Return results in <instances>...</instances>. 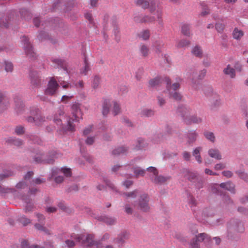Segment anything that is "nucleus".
Here are the masks:
<instances>
[{"mask_svg": "<svg viewBox=\"0 0 248 248\" xmlns=\"http://www.w3.org/2000/svg\"><path fill=\"white\" fill-rule=\"evenodd\" d=\"M136 4L144 9L148 8L150 13L156 16V21L158 25L161 26L163 25L162 9L156 1L155 0H137Z\"/></svg>", "mask_w": 248, "mask_h": 248, "instance_id": "f257e3e1", "label": "nucleus"}, {"mask_svg": "<svg viewBox=\"0 0 248 248\" xmlns=\"http://www.w3.org/2000/svg\"><path fill=\"white\" fill-rule=\"evenodd\" d=\"M71 237L73 239H76L79 243H81L84 246H91L95 244L97 248H101L99 244L94 241L93 235L92 234H88L85 236L82 234H72Z\"/></svg>", "mask_w": 248, "mask_h": 248, "instance_id": "f03ea898", "label": "nucleus"}, {"mask_svg": "<svg viewBox=\"0 0 248 248\" xmlns=\"http://www.w3.org/2000/svg\"><path fill=\"white\" fill-rule=\"evenodd\" d=\"M59 85L54 77H51L48 82L45 93L46 95L53 96L56 94Z\"/></svg>", "mask_w": 248, "mask_h": 248, "instance_id": "7ed1b4c3", "label": "nucleus"}, {"mask_svg": "<svg viewBox=\"0 0 248 248\" xmlns=\"http://www.w3.org/2000/svg\"><path fill=\"white\" fill-rule=\"evenodd\" d=\"M147 170L153 173L150 177L152 181L155 184H162L170 179L169 177H166L161 175L158 176V171L155 167H150L147 169Z\"/></svg>", "mask_w": 248, "mask_h": 248, "instance_id": "20e7f679", "label": "nucleus"}, {"mask_svg": "<svg viewBox=\"0 0 248 248\" xmlns=\"http://www.w3.org/2000/svg\"><path fill=\"white\" fill-rule=\"evenodd\" d=\"M22 42L24 43V48L26 55L31 59L36 58V54L34 52L32 46L29 42V39L26 36H23Z\"/></svg>", "mask_w": 248, "mask_h": 248, "instance_id": "39448f33", "label": "nucleus"}, {"mask_svg": "<svg viewBox=\"0 0 248 248\" xmlns=\"http://www.w3.org/2000/svg\"><path fill=\"white\" fill-rule=\"evenodd\" d=\"M212 106L217 107L220 104V99L217 94L214 93L212 89H210L209 92L205 93Z\"/></svg>", "mask_w": 248, "mask_h": 248, "instance_id": "423d86ee", "label": "nucleus"}, {"mask_svg": "<svg viewBox=\"0 0 248 248\" xmlns=\"http://www.w3.org/2000/svg\"><path fill=\"white\" fill-rule=\"evenodd\" d=\"M148 202L149 197L147 194H144L141 195L139 202V208L141 210L144 212H147L149 210Z\"/></svg>", "mask_w": 248, "mask_h": 248, "instance_id": "0eeeda50", "label": "nucleus"}, {"mask_svg": "<svg viewBox=\"0 0 248 248\" xmlns=\"http://www.w3.org/2000/svg\"><path fill=\"white\" fill-rule=\"evenodd\" d=\"M31 84L34 87L38 88L41 86L43 80L40 74L36 72H32L30 74Z\"/></svg>", "mask_w": 248, "mask_h": 248, "instance_id": "6e6552de", "label": "nucleus"}, {"mask_svg": "<svg viewBox=\"0 0 248 248\" xmlns=\"http://www.w3.org/2000/svg\"><path fill=\"white\" fill-rule=\"evenodd\" d=\"M192 232L195 236L192 239L190 242L191 248H200L201 240L202 239V233H198L197 229L192 230Z\"/></svg>", "mask_w": 248, "mask_h": 248, "instance_id": "1a4fd4ad", "label": "nucleus"}, {"mask_svg": "<svg viewBox=\"0 0 248 248\" xmlns=\"http://www.w3.org/2000/svg\"><path fill=\"white\" fill-rule=\"evenodd\" d=\"M157 18L155 16H143L138 15L134 17V20L137 23H153L156 20Z\"/></svg>", "mask_w": 248, "mask_h": 248, "instance_id": "9d476101", "label": "nucleus"}, {"mask_svg": "<svg viewBox=\"0 0 248 248\" xmlns=\"http://www.w3.org/2000/svg\"><path fill=\"white\" fill-rule=\"evenodd\" d=\"M71 111L73 116L74 117V121H78V119L82 117V112L79 103H75L73 104L71 107Z\"/></svg>", "mask_w": 248, "mask_h": 248, "instance_id": "9b49d317", "label": "nucleus"}, {"mask_svg": "<svg viewBox=\"0 0 248 248\" xmlns=\"http://www.w3.org/2000/svg\"><path fill=\"white\" fill-rule=\"evenodd\" d=\"M65 118L63 107H60L54 116L53 121L58 125L62 124V120Z\"/></svg>", "mask_w": 248, "mask_h": 248, "instance_id": "f8f14e48", "label": "nucleus"}, {"mask_svg": "<svg viewBox=\"0 0 248 248\" xmlns=\"http://www.w3.org/2000/svg\"><path fill=\"white\" fill-rule=\"evenodd\" d=\"M9 106L8 99L3 93H0V112H2L6 109Z\"/></svg>", "mask_w": 248, "mask_h": 248, "instance_id": "ddd939ff", "label": "nucleus"}, {"mask_svg": "<svg viewBox=\"0 0 248 248\" xmlns=\"http://www.w3.org/2000/svg\"><path fill=\"white\" fill-rule=\"evenodd\" d=\"M129 237V234L127 232H123L120 234L117 238L114 240V242L118 244L119 246H122L125 241Z\"/></svg>", "mask_w": 248, "mask_h": 248, "instance_id": "4468645a", "label": "nucleus"}, {"mask_svg": "<svg viewBox=\"0 0 248 248\" xmlns=\"http://www.w3.org/2000/svg\"><path fill=\"white\" fill-rule=\"evenodd\" d=\"M21 247L23 248H55L54 246L50 244H46L44 247H40L37 245H32L31 246H29L28 244V242L27 240H23L21 242Z\"/></svg>", "mask_w": 248, "mask_h": 248, "instance_id": "2eb2a0df", "label": "nucleus"}, {"mask_svg": "<svg viewBox=\"0 0 248 248\" xmlns=\"http://www.w3.org/2000/svg\"><path fill=\"white\" fill-rule=\"evenodd\" d=\"M165 81L167 84V90L169 92V90H171V91L176 92V90L179 89L180 85L178 83H175L172 84V86L170 85V80L169 78L166 77L165 78Z\"/></svg>", "mask_w": 248, "mask_h": 248, "instance_id": "dca6fc26", "label": "nucleus"}, {"mask_svg": "<svg viewBox=\"0 0 248 248\" xmlns=\"http://www.w3.org/2000/svg\"><path fill=\"white\" fill-rule=\"evenodd\" d=\"M6 141L10 144H12L17 147H20L23 144V141L19 139L10 137L7 139Z\"/></svg>", "mask_w": 248, "mask_h": 248, "instance_id": "f3484780", "label": "nucleus"}, {"mask_svg": "<svg viewBox=\"0 0 248 248\" xmlns=\"http://www.w3.org/2000/svg\"><path fill=\"white\" fill-rule=\"evenodd\" d=\"M208 154L210 157L214 158L217 160H220L222 158L221 155L218 150L217 149H211L208 151Z\"/></svg>", "mask_w": 248, "mask_h": 248, "instance_id": "a211bd4d", "label": "nucleus"}, {"mask_svg": "<svg viewBox=\"0 0 248 248\" xmlns=\"http://www.w3.org/2000/svg\"><path fill=\"white\" fill-rule=\"evenodd\" d=\"M219 186L220 187L230 191L232 193H234L235 192L234 185L230 182L222 183L220 184Z\"/></svg>", "mask_w": 248, "mask_h": 248, "instance_id": "6ab92c4d", "label": "nucleus"}, {"mask_svg": "<svg viewBox=\"0 0 248 248\" xmlns=\"http://www.w3.org/2000/svg\"><path fill=\"white\" fill-rule=\"evenodd\" d=\"M98 220L104 221L108 225H113L116 223L115 219L105 216L98 217Z\"/></svg>", "mask_w": 248, "mask_h": 248, "instance_id": "aec40b11", "label": "nucleus"}, {"mask_svg": "<svg viewBox=\"0 0 248 248\" xmlns=\"http://www.w3.org/2000/svg\"><path fill=\"white\" fill-rule=\"evenodd\" d=\"M244 34V32L238 29L237 28H234L232 32V36L234 39L239 40L243 36Z\"/></svg>", "mask_w": 248, "mask_h": 248, "instance_id": "412c9836", "label": "nucleus"}, {"mask_svg": "<svg viewBox=\"0 0 248 248\" xmlns=\"http://www.w3.org/2000/svg\"><path fill=\"white\" fill-rule=\"evenodd\" d=\"M223 72L224 74L229 75L231 78H234L235 77V70L230 65H227V67L223 70Z\"/></svg>", "mask_w": 248, "mask_h": 248, "instance_id": "4be33fe9", "label": "nucleus"}, {"mask_svg": "<svg viewBox=\"0 0 248 248\" xmlns=\"http://www.w3.org/2000/svg\"><path fill=\"white\" fill-rule=\"evenodd\" d=\"M138 37L143 40H148L150 36V32L148 30H145L140 32L138 34Z\"/></svg>", "mask_w": 248, "mask_h": 248, "instance_id": "5701e85b", "label": "nucleus"}, {"mask_svg": "<svg viewBox=\"0 0 248 248\" xmlns=\"http://www.w3.org/2000/svg\"><path fill=\"white\" fill-rule=\"evenodd\" d=\"M161 78L159 77H157L153 79H150L149 81V84L150 87H154L159 85L161 84Z\"/></svg>", "mask_w": 248, "mask_h": 248, "instance_id": "b1692460", "label": "nucleus"}, {"mask_svg": "<svg viewBox=\"0 0 248 248\" xmlns=\"http://www.w3.org/2000/svg\"><path fill=\"white\" fill-rule=\"evenodd\" d=\"M110 105V102L109 100H106L104 101L102 109V113L103 115L106 116L108 113Z\"/></svg>", "mask_w": 248, "mask_h": 248, "instance_id": "393cba45", "label": "nucleus"}, {"mask_svg": "<svg viewBox=\"0 0 248 248\" xmlns=\"http://www.w3.org/2000/svg\"><path fill=\"white\" fill-rule=\"evenodd\" d=\"M84 65L83 67L80 70V74L83 75H86L88 71H90V65L88 62L87 59L85 58L84 61Z\"/></svg>", "mask_w": 248, "mask_h": 248, "instance_id": "a878e982", "label": "nucleus"}, {"mask_svg": "<svg viewBox=\"0 0 248 248\" xmlns=\"http://www.w3.org/2000/svg\"><path fill=\"white\" fill-rule=\"evenodd\" d=\"M140 115L141 117H151L154 115V111L151 109L145 108L141 111Z\"/></svg>", "mask_w": 248, "mask_h": 248, "instance_id": "bb28decb", "label": "nucleus"}, {"mask_svg": "<svg viewBox=\"0 0 248 248\" xmlns=\"http://www.w3.org/2000/svg\"><path fill=\"white\" fill-rule=\"evenodd\" d=\"M52 62L55 63L56 64H57L59 66H60L62 68L64 69V70L66 71L67 72V70L66 67V64L64 61L61 59H53L52 60Z\"/></svg>", "mask_w": 248, "mask_h": 248, "instance_id": "cd10ccee", "label": "nucleus"}, {"mask_svg": "<svg viewBox=\"0 0 248 248\" xmlns=\"http://www.w3.org/2000/svg\"><path fill=\"white\" fill-rule=\"evenodd\" d=\"M127 150V148L122 146V147H119L116 149H115L112 151V154L114 155H119L121 154H124L125 153Z\"/></svg>", "mask_w": 248, "mask_h": 248, "instance_id": "c85d7f7f", "label": "nucleus"}, {"mask_svg": "<svg viewBox=\"0 0 248 248\" xmlns=\"http://www.w3.org/2000/svg\"><path fill=\"white\" fill-rule=\"evenodd\" d=\"M204 135L208 140L211 141L212 142H214L215 141V136L213 132L205 131L204 132Z\"/></svg>", "mask_w": 248, "mask_h": 248, "instance_id": "c756f323", "label": "nucleus"}, {"mask_svg": "<svg viewBox=\"0 0 248 248\" xmlns=\"http://www.w3.org/2000/svg\"><path fill=\"white\" fill-rule=\"evenodd\" d=\"M140 52L143 57H147L149 52L148 47L145 45H141L140 46Z\"/></svg>", "mask_w": 248, "mask_h": 248, "instance_id": "7c9ffc66", "label": "nucleus"}, {"mask_svg": "<svg viewBox=\"0 0 248 248\" xmlns=\"http://www.w3.org/2000/svg\"><path fill=\"white\" fill-rule=\"evenodd\" d=\"M181 32L184 35L189 36L190 35V32L189 26L186 24L183 25L181 28Z\"/></svg>", "mask_w": 248, "mask_h": 248, "instance_id": "2f4dec72", "label": "nucleus"}, {"mask_svg": "<svg viewBox=\"0 0 248 248\" xmlns=\"http://www.w3.org/2000/svg\"><path fill=\"white\" fill-rule=\"evenodd\" d=\"M169 94L170 95V97H171L176 100H180L182 97V95L177 92H173V91L169 90Z\"/></svg>", "mask_w": 248, "mask_h": 248, "instance_id": "473e14b6", "label": "nucleus"}, {"mask_svg": "<svg viewBox=\"0 0 248 248\" xmlns=\"http://www.w3.org/2000/svg\"><path fill=\"white\" fill-rule=\"evenodd\" d=\"M164 44L162 42L156 41L155 42L154 46L155 47V52L157 54H159L162 52L161 47L163 46Z\"/></svg>", "mask_w": 248, "mask_h": 248, "instance_id": "72a5a7b5", "label": "nucleus"}, {"mask_svg": "<svg viewBox=\"0 0 248 248\" xmlns=\"http://www.w3.org/2000/svg\"><path fill=\"white\" fill-rule=\"evenodd\" d=\"M200 151L201 148H197L193 152V156L195 157L196 160L199 163L201 162Z\"/></svg>", "mask_w": 248, "mask_h": 248, "instance_id": "f704fd0d", "label": "nucleus"}, {"mask_svg": "<svg viewBox=\"0 0 248 248\" xmlns=\"http://www.w3.org/2000/svg\"><path fill=\"white\" fill-rule=\"evenodd\" d=\"M192 54L199 58L202 57V52L201 50L200 46H195L191 51Z\"/></svg>", "mask_w": 248, "mask_h": 248, "instance_id": "c9c22d12", "label": "nucleus"}, {"mask_svg": "<svg viewBox=\"0 0 248 248\" xmlns=\"http://www.w3.org/2000/svg\"><path fill=\"white\" fill-rule=\"evenodd\" d=\"M190 44V42L186 39H183L180 40L177 45V46L179 48L184 47L188 46Z\"/></svg>", "mask_w": 248, "mask_h": 248, "instance_id": "e433bc0d", "label": "nucleus"}, {"mask_svg": "<svg viewBox=\"0 0 248 248\" xmlns=\"http://www.w3.org/2000/svg\"><path fill=\"white\" fill-rule=\"evenodd\" d=\"M75 242H78L76 239H73L71 236L70 239H67L65 241V244L69 248H72L75 245Z\"/></svg>", "mask_w": 248, "mask_h": 248, "instance_id": "4c0bfd02", "label": "nucleus"}, {"mask_svg": "<svg viewBox=\"0 0 248 248\" xmlns=\"http://www.w3.org/2000/svg\"><path fill=\"white\" fill-rule=\"evenodd\" d=\"M120 112V108L119 104L116 102H113V107L112 109V113L113 115L116 116Z\"/></svg>", "mask_w": 248, "mask_h": 248, "instance_id": "58836bf2", "label": "nucleus"}, {"mask_svg": "<svg viewBox=\"0 0 248 248\" xmlns=\"http://www.w3.org/2000/svg\"><path fill=\"white\" fill-rule=\"evenodd\" d=\"M201 83V78L199 76L198 78H194L192 81V86L194 89H197Z\"/></svg>", "mask_w": 248, "mask_h": 248, "instance_id": "ea45409f", "label": "nucleus"}, {"mask_svg": "<svg viewBox=\"0 0 248 248\" xmlns=\"http://www.w3.org/2000/svg\"><path fill=\"white\" fill-rule=\"evenodd\" d=\"M100 79L98 76H95L93 80L92 86L93 88L96 89L100 84Z\"/></svg>", "mask_w": 248, "mask_h": 248, "instance_id": "a19ab883", "label": "nucleus"}, {"mask_svg": "<svg viewBox=\"0 0 248 248\" xmlns=\"http://www.w3.org/2000/svg\"><path fill=\"white\" fill-rule=\"evenodd\" d=\"M65 130L73 132L75 130V125L70 121V119L67 120V124L65 127Z\"/></svg>", "mask_w": 248, "mask_h": 248, "instance_id": "79ce46f5", "label": "nucleus"}, {"mask_svg": "<svg viewBox=\"0 0 248 248\" xmlns=\"http://www.w3.org/2000/svg\"><path fill=\"white\" fill-rule=\"evenodd\" d=\"M19 221L20 223H21L24 226H26L28 224L31 223V220L27 217H26L24 216L21 217L19 218Z\"/></svg>", "mask_w": 248, "mask_h": 248, "instance_id": "37998d69", "label": "nucleus"}, {"mask_svg": "<svg viewBox=\"0 0 248 248\" xmlns=\"http://www.w3.org/2000/svg\"><path fill=\"white\" fill-rule=\"evenodd\" d=\"M189 203L190 204L192 210L194 213H196L195 208L197 205V202L196 200L194 198L191 197L189 199Z\"/></svg>", "mask_w": 248, "mask_h": 248, "instance_id": "c03bdc74", "label": "nucleus"}, {"mask_svg": "<svg viewBox=\"0 0 248 248\" xmlns=\"http://www.w3.org/2000/svg\"><path fill=\"white\" fill-rule=\"evenodd\" d=\"M84 16L85 18L89 21L90 23L93 24V15L91 12H87L84 14Z\"/></svg>", "mask_w": 248, "mask_h": 248, "instance_id": "a18cd8bd", "label": "nucleus"}, {"mask_svg": "<svg viewBox=\"0 0 248 248\" xmlns=\"http://www.w3.org/2000/svg\"><path fill=\"white\" fill-rule=\"evenodd\" d=\"M134 172L137 176L140 175L143 176L145 174V170L140 168H136L134 169Z\"/></svg>", "mask_w": 248, "mask_h": 248, "instance_id": "49530a36", "label": "nucleus"}, {"mask_svg": "<svg viewBox=\"0 0 248 248\" xmlns=\"http://www.w3.org/2000/svg\"><path fill=\"white\" fill-rule=\"evenodd\" d=\"M236 173L238 174L239 176L244 180L246 182H248V174L242 171H236Z\"/></svg>", "mask_w": 248, "mask_h": 248, "instance_id": "de8ad7c7", "label": "nucleus"}, {"mask_svg": "<svg viewBox=\"0 0 248 248\" xmlns=\"http://www.w3.org/2000/svg\"><path fill=\"white\" fill-rule=\"evenodd\" d=\"M74 95L73 94H69L68 95H64L62 97L61 101L64 103H67L69 100L72 99Z\"/></svg>", "mask_w": 248, "mask_h": 248, "instance_id": "09e8293b", "label": "nucleus"}, {"mask_svg": "<svg viewBox=\"0 0 248 248\" xmlns=\"http://www.w3.org/2000/svg\"><path fill=\"white\" fill-rule=\"evenodd\" d=\"M137 194V190H135L134 191L126 193V194H125V198L126 200H128V199L130 198H134L136 197Z\"/></svg>", "mask_w": 248, "mask_h": 248, "instance_id": "8fccbe9b", "label": "nucleus"}, {"mask_svg": "<svg viewBox=\"0 0 248 248\" xmlns=\"http://www.w3.org/2000/svg\"><path fill=\"white\" fill-rule=\"evenodd\" d=\"M197 177L196 173L193 172H187V178L190 181H193Z\"/></svg>", "mask_w": 248, "mask_h": 248, "instance_id": "3c124183", "label": "nucleus"}, {"mask_svg": "<svg viewBox=\"0 0 248 248\" xmlns=\"http://www.w3.org/2000/svg\"><path fill=\"white\" fill-rule=\"evenodd\" d=\"M15 132L17 135H22L24 133V127L22 126H16L15 128Z\"/></svg>", "mask_w": 248, "mask_h": 248, "instance_id": "603ef678", "label": "nucleus"}, {"mask_svg": "<svg viewBox=\"0 0 248 248\" xmlns=\"http://www.w3.org/2000/svg\"><path fill=\"white\" fill-rule=\"evenodd\" d=\"M200 120L198 118H197L196 117L194 116H192L191 118H190V120H188L187 119H186V122L188 124H190L191 123H196L199 122Z\"/></svg>", "mask_w": 248, "mask_h": 248, "instance_id": "864d4df0", "label": "nucleus"}, {"mask_svg": "<svg viewBox=\"0 0 248 248\" xmlns=\"http://www.w3.org/2000/svg\"><path fill=\"white\" fill-rule=\"evenodd\" d=\"M5 69L7 72H11L13 68V64L10 62H5Z\"/></svg>", "mask_w": 248, "mask_h": 248, "instance_id": "5fc2aeb1", "label": "nucleus"}, {"mask_svg": "<svg viewBox=\"0 0 248 248\" xmlns=\"http://www.w3.org/2000/svg\"><path fill=\"white\" fill-rule=\"evenodd\" d=\"M225 28V25L222 23H217L216 25V29L217 31L219 32H222Z\"/></svg>", "mask_w": 248, "mask_h": 248, "instance_id": "6e6d98bb", "label": "nucleus"}, {"mask_svg": "<svg viewBox=\"0 0 248 248\" xmlns=\"http://www.w3.org/2000/svg\"><path fill=\"white\" fill-rule=\"evenodd\" d=\"M13 172L8 171L7 173H4L0 174V182L3 180L4 178L8 177L13 175Z\"/></svg>", "mask_w": 248, "mask_h": 248, "instance_id": "4d7b16f0", "label": "nucleus"}, {"mask_svg": "<svg viewBox=\"0 0 248 248\" xmlns=\"http://www.w3.org/2000/svg\"><path fill=\"white\" fill-rule=\"evenodd\" d=\"M27 121L28 122H34L35 123V124L36 125H40V123L39 122H37V117H36V116L34 117H29L28 118H27Z\"/></svg>", "mask_w": 248, "mask_h": 248, "instance_id": "13d9d810", "label": "nucleus"}, {"mask_svg": "<svg viewBox=\"0 0 248 248\" xmlns=\"http://www.w3.org/2000/svg\"><path fill=\"white\" fill-rule=\"evenodd\" d=\"M61 170L67 177L70 176L71 175V171L70 169L62 168Z\"/></svg>", "mask_w": 248, "mask_h": 248, "instance_id": "bf43d9fd", "label": "nucleus"}, {"mask_svg": "<svg viewBox=\"0 0 248 248\" xmlns=\"http://www.w3.org/2000/svg\"><path fill=\"white\" fill-rule=\"evenodd\" d=\"M36 216L37 218L38 221L41 223H43L45 220V217L44 216L41 214H36Z\"/></svg>", "mask_w": 248, "mask_h": 248, "instance_id": "052dcab7", "label": "nucleus"}, {"mask_svg": "<svg viewBox=\"0 0 248 248\" xmlns=\"http://www.w3.org/2000/svg\"><path fill=\"white\" fill-rule=\"evenodd\" d=\"M226 165L223 163H218L215 166V169L217 170H221L225 168Z\"/></svg>", "mask_w": 248, "mask_h": 248, "instance_id": "680f3d73", "label": "nucleus"}, {"mask_svg": "<svg viewBox=\"0 0 248 248\" xmlns=\"http://www.w3.org/2000/svg\"><path fill=\"white\" fill-rule=\"evenodd\" d=\"M60 85L62 86V87L63 89H70L72 87V86L71 84L69 83L65 82L64 81L60 82Z\"/></svg>", "mask_w": 248, "mask_h": 248, "instance_id": "e2e57ef3", "label": "nucleus"}, {"mask_svg": "<svg viewBox=\"0 0 248 248\" xmlns=\"http://www.w3.org/2000/svg\"><path fill=\"white\" fill-rule=\"evenodd\" d=\"M34 227L38 231H42L45 228L44 224L35 223L34 224Z\"/></svg>", "mask_w": 248, "mask_h": 248, "instance_id": "0e129e2a", "label": "nucleus"}, {"mask_svg": "<svg viewBox=\"0 0 248 248\" xmlns=\"http://www.w3.org/2000/svg\"><path fill=\"white\" fill-rule=\"evenodd\" d=\"M18 104L16 105V109L17 112H19L20 108L21 109L23 108V104L20 100H18Z\"/></svg>", "mask_w": 248, "mask_h": 248, "instance_id": "69168bd1", "label": "nucleus"}, {"mask_svg": "<svg viewBox=\"0 0 248 248\" xmlns=\"http://www.w3.org/2000/svg\"><path fill=\"white\" fill-rule=\"evenodd\" d=\"M93 126L91 125L89 126L86 128L83 131L84 135L86 136L90 134L92 131Z\"/></svg>", "mask_w": 248, "mask_h": 248, "instance_id": "338daca9", "label": "nucleus"}, {"mask_svg": "<svg viewBox=\"0 0 248 248\" xmlns=\"http://www.w3.org/2000/svg\"><path fill=\"white\" fill-rule=\"evenodd\" d=\"M33 208V206L32 204L31 203H27V205L26 206L25 210V212H28L31 211L32 210V209Z\"/></svg>", "mask_w": 248, "mask_h": 248, "instance_id": "774afa93", "label": "nucleus"}]
</instances>
